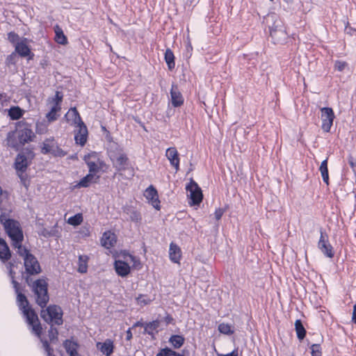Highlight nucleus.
I'll use <instances>...</instances> for the list:
<instances>
[{
	"label": "nucleus",
	"mask_w": 356,
	"mask_h": 356,
	"mask_svg": "<svg viewBox=\"0 0 356 356\" xmlns=\"http://www.w3.org/2000/svg\"><path fill=\"white\" fill-rule=\"evenodd\" d=\"M172 104L175 107L180 106L184 99L177 86L172 85L170 90Z\"/></svg>",
	"instance_id": "20"
},
{
	"label": "nucleus",
	"mask_w": 356,
	"mask_h": 356,
	"mask_svg": "<svg viewBox=\"0 0 356 356\" xmlns=\"http://www.w3.org/2000/svg\"><path fill=\"white\" fill-rule=\"evenodd\" d=\"M323 181L328 185L329 184V175L327 168H319Z\"/></svg>",
	"instance_id": "41"
},
{
	"label": "nucleus",
	"mask_w": 356,
	"mask_h": 356,
	"mask_svg": "<svg viewBox=\"0 0 356 356\" xmlns=\"http://www.w3.org/2000/svg\"><path fill=\"white\" fill-rule=\"evenodd\" d=\"M63 346L70 356H74L75 355L78 354L76 350L78 345L76 343L70 340H65Z\"/></svg>",
	"instance_id": "27"
},
{
	"label": "nucleus",
	"mask_w": 356,
	"mask_h": 356,
	"mask_svg": "<svg viewBox=\"0 0 356 356\" xmlns=\"http://www.w3.org/2000/svg\"><path fill=\"white\" fill-rule=\"evenodd\" d=\"M31 158L32 152H29L27 156L25 155L24 152H22L19 153L15 159V165L17 174L24 185L26 179L24 172L29 164V160Z\"/></svg>",
	"instance_id": "6"
},
{
	"label": "nucleus",
	"mask_w": 356,
	"mask_h": 356,
	"mask_svg": "<svg viewBox=\"0 0 356 356\" xmlns=\"http://www.w3.org/2000/svg\"><path fill=\"white\" fill-rule=\"evenodd\" d=\"M10 257V252L6 241L0 238V259L2 261H7Z\"/></svg>",
	"instance_id": "25"
},
{
	"label": "nucleus",
	"mask_w": 356,
	"mask_h": 356,
	"mask_svg": "<svg viewBox=\"0 0 356 356\" xmlns=\"http://www.w3.org/2000/svg\"><path fill=\"white\" fill-rule=\"evenodd\" d=\"M26 283L28 284V285H29V286H30V285H31V284H30V282H29V277L28 276L26 277Z\"/></svg>",
	"instance_id": "56"
},
{
	"label": "nucleus",
	"mask_w": 356,
	"mask_h": 356,
	"mask_svg": "<svg viewBox=\"0 0 356 356\" xmlns=\"http://www.w3.org/2000/svg\"><path fill=\"white\" fill-rule=\"evenodd\" d=\"M10 275L12 278V284L17 295V301L19 309L22 311L24 316L26 317L27 323L32 327L33 332L38 336H40L42 332V327L38 315L29 307V301L25 295L19 292V283L15 280L14 273L12 270H10Z\"/></svg>",
	"instance_id": "1"
},
{
	"label": "nucleus",
	"mask_w": 356,
	"mask_h": 356,
	"mask_svg": "<svg viewBox=\"0 0 356 356\" xmlns=\"http://www.w3.org/2000/svg\"><path fill=\"white\" fill-rule=\"evenodd\" d=\"M35 134L27 125L19 126L15 133H9L8 136V144L9 146L18 149L20 146L33 141Z\"/></svg>",
	"instance_id": "2"
},
{
	"label": "nucleus",
	"mask_w": 356,
	"mask_h": 356,
	"mask_svg": "<svg viewBox=\"0 0 356 356\" xmlns=\"http://www.w3.org/2000/svg\"><path fill=\"white\" fill-rule=\"evenodd\" d=\"M322 129L325 132H329L334 119V113L332 108L329 107H323L321 108Z\"/></svg>",
	"instance_id": "10"
},
{
	"label": "nucleus",
	"mask_w": 356,
	"mask_h": 356,
	"mask_svg": "<svg viewBox=\"0 0 356 356\" xmlns=\"http://www.w3.org/2000/svg\"><path fill=\"white\" fill-rule=\"evenodd\" d=\"M87 165L89 168V173H92L95 175V172H97L99 170L97 165L92 161L87 162Z\"/></svg>",
	"instance_id": "43"
},
{
	"label": "nucleus",
	"mask_w": 356,
	"mask_h": 356,
	"mask_svg": "<svg viewBox=\"0 0 356 356\" xmlns=\"http://www.w3.org/2000/svg\"><path fill=\"white\" fill-rule=\"evenodd\" d=\"M40 315L48 323H54L58 325L63 323L62 310L56 305H50L46 309H42Z\"/></svg>",
	"instance_id": "5"
},
{
	"label": "nucleus",
	"mask_w": 356,
	"mask_h": 356,
	"mask_svg": "<svg viewBox=\"0 0 356 356\" xmlns=\"http://www.w3.org/2000/svg\"><path fill=\"white\" fill-rule=\"evenodd\" d=\"M99 177H96L95 174L89 173L86 177L80 180L78 183L77 186L81 187H88L92 182H96L97 179Z\"/></svg>",
	"instance_id": "26"
},
{
	"label": "nucleus",
	"mask_w": 356,
	"mask_h": 356,
	"mask_svg": "<svg viewBox=\"0 0 356 356\" xmlns=\"http://www.w3.org/2000/svg\"><path fill=\"white\" fill-rule=\"evenodd\" d=\"M3 97L4 95L3 94H0V101H2Z\"/></svg>",
	"instance_id": "57"
},
{
	"label": "nucleus",
	"mask_w": 356,
	"mask_h": 356,
	"mask_svg": "<svg viewBox=\"0 0 356 356\" xmlns=\"http://www.w3.org/2000/svg\"><path fill=\"white\" fill-rule=\"evenodd\" d=\"M24 113V111L18 106H13L8 111V115L12 120L19 119Z\"/></svg>",
	"instance_id": "29"
},
{
	"label": "nucleus",
	"mask_w": 356,
	"mask_h": 356,
	"mask_svg": "<svg viewBox=\"0 0 356 356\" xmlns=\"http://www.w3.org/2000/svg\"><path fill=\"white\" fill-rule=\"evenodd\" d=\"M15 51L22 56H26L30 53V49L27 44V39H22L15 44Z\"/></svg>",
	"instance_id": "23"
},
{
	"label": "nucleus",
	"mask_w": 356,
	"mask_h": 356,
	"mask_svg": "<svg viewBox=\"0 0 356 356\" xmlns=\"http://www.w3.org/2000/svg\"><path fill=\"white\" fill-rule=\"evenodd\" d=\"M174 59L175 56L172 51L170 49H167L165 53V60L168 67H172V65H175Z\"/></svg>",
	"instance_id": "38"
},
{
	"label": "nucleus",
	"mask_w": 356,
	"mask_h": 356,
	"mask_svg": "<svg viewBox=\"0 0 356 356\" xmlns=\"http://www.w3.org/2000/svg\"><path fill=\"white\" fill-rule=\"evenodd\" d=\"M124 261L117 260L115 262V271L122 277L127 276L130 273L129 264L133 263L134 265L136 262V257L129 254H124Z\"/></svg>",
	"instance_id": "7"
},
{
	"label": "nucleus",
	"mask_w": 356,
	"mask_h": 356,
	"mask_svg": "<svg viewBox=\"0 0 356 356\" xmlns=\"http://www.w3.org/2000/svg\"><path fill=\"white\" fill-rule=\"evenodd\" d=\"M65 117L67 121L72 125L75 126L76 128L84 124L75 107L71 108Z\"/></svg>",
	"instance_id": "16"
},
{
	"label": "nucleus",
	"mask_w": 356,
	"mask_h": 356,
	"mask_svg": "<svg viewBox=\"0 0 356 356\" xmlns=\"http://www.w3.org/2000/svg\"><path fill=\"white\" fill-rule=\"evenodd\" d=\"M353 321L356 324V304L354 305V307H353Z\"/></svg>",
	"instance_id": "51"
},
{
	"label": "nucleus",
	"mask_w": 356,
	"mask_h": 356,
	"mask_svg": "<svg viewBox=\"0 0 356 356\" xmlns=\"http://www.w3.org/2000/svg\"><path fill=\"white\" fill-rule=\"evenodd\" d=\"M126 338L127 340H130L131 338H132V333L130 330V329H129L127 331V336H126Z\"/></svg>",
	"instance_id": "53"
},
{
	"label": "nucleus",
	"mask_w": 356,
	"mask_h": 356,
	"mask_svg": "<svg viewBox=\"0 0 356 356\" xmlns=\"http://www.w3.org/2000/svg\"><path fill=\"white\" fill-rule=\"evenodd\" d=\"M24 261L25 270L27 274L36 275L40 273L41 269L37 259L31 254Z\"/></svg>",
	"instance_id": "13"
},
{
	"label": "nucleus",
	"mask_w": 356,
	"mask_h": 356,
	"mask_svg": "<svg viewBox=\"0 0 356 356\" xmlns=\"http://www.w3.org/2000/svg\"><path fill=\"white\" fill-rule=\"evenodd\" d=\"M83 221V217L81 214H76L68 218L67 222L72 225H79Z\"/></svg>",
	"instance_id": "36"
},
{
	"label": "nucleus",
	"mask_w": 356,
	"mask_h": 356,
	"mask_svg": "<svg viewBox=\"0 0 356 356\" xmlns=\"http://www.w3.org/2000/svg\"><path fill=\"white\" fill-rule=\"evenodd\" d=\"M271 1H273L274 0H270Z\"/></svg>",
	"instance_id": "58"
},
{
	"label": "nucleus",
	"mask_w": 356,
	"mask_h": 356,
	"mask_svg": "<svg viewBox=\"0 0 356 356\" xmlns=\"http://www.w3.org/2000/svg\"><path fill=\"white\" fill-rule=\"evenodd\" d=\"M218 356H238V351L234 350L231 353L222 355V354H218Z\"/></svg>",
	"instance_id": "50"
},
{
	"label": "nucleus",
	"mask_w": 356,
	"mask_h": 356,
	"mask_svg": "<svg viewBox=\"0 0 356 356\" xmlns=\"http://www.w3.org/2000/svg\"><path fill=\"white\" fill-rule=\"evenodd\" d=\"M0 221L3 223L6 233L13 244L22 243L24 239L22 230L19 223L14 220L7 219L6 212L1 211Z\"/></svg>",
	"instance_id": "3"
},
{
	"label": "nucleus",
	"mask_w": 356,
	"mask_h": 356,
	"mask_svg": "<svg viewBox=\"0 0 356 356\" xmlns=\"http://www.w3.org/2000/svg\"><path fill=\"white\" fill-rule=\"evenodd\" d=\"M172 318L170 317V316H167L166 317V322L167 323H170L172 321Z\"/></svg>",
	"instance_id": "55"
},
{
	"label": "nucleus",
	"mask_w": 356,
	"mask_h": 356,
	"mask_svg": "<svg viewBox=\"0 0 356 356\" xmlns=\"http://www.w3.org/2000/svg\"><path fill=\"white\" fill-rule=\"evenodd\" d=\"M156 356H183L170 348H163Z\"/></svg>",
	"instance_id": "37"
},
{
	"label": "nucleus",
	"mask_w": 356,
	"mask_h": 356,
	"mask_svg": "<svg viewBox=\"0 0 356 356\" xmlns=\"http://www.w3.org/2000/svg\"><path fill=\"white\" fill-rule=\"evenodd\" d=\"M165 156L170 161V164L175 168L176 170H178L179 165V159L176 148L169 147L168 149H167Z\"/></svg>",
	"instance_id": "19"
},
{
	"label": "nucleus",
	"mask_w": 356,
	"mask_h": 356,
	"mask_svg": "<svg viewBox=\"0 0 356 356\" xmlns=\"http://www.w3.org/2000/svg\"><path fill=\"white\" fill-rule=\"evenodd\" d=\"M101 242L104 247L108 249L113 247L116 243V236L115 234L111 232H106L104 234Z\"/></svg>",
	"instance_id": "21"
},
{
	"label": "nucleus",
	"mask_w": 356,
	"mask_h": 356,
	"mask_svg": "<svg viewBox=\"0 0 356 356\" xmlns=\"http://www.w3.org/2000/svg\"><path fill=\"white\" fill-rule=\"evenodd\" d=\"M54 29H55V33H56L55 40L60 44H66L67 38H66L65 35H64L62 29L58 26H56Z\"/></svg>",
	"instance_id": "28"
},
{
	"label": "nucleus",
	"mask_w": 356,
	"mask_h": 356,
	"mask_svg": "<svg viewBox=\"0 0 356 356\" xmlns=\"http://www.w3.org/2000/svg\"><path fill=\"white\" fill-rule=\"evenodd\" d=\"M320 168H327V159L322 161Z\"/></svg>",
	"instance_id": "54"
},
{
	"label": "nucleus",
	"mask_w": 356,
	"mask_h": 356,
	"mask_svg": "<svg viewBox=\"0 0 356 356\" xmlns=\"http://www.w3.org/2000/svg\"><path fill=\"white\" fill-rule=\"evenodd\" d=\"M307 64H308V63H307V56L305 54H302V55L299 56L298 59H296L295 60V65H306Z\"/></svg>",
	"instance_id": "42"
},
{
	"label": "nucleus",
	"mask_w": 356,
	"mask_h": 356,
	"mask_svg": "<svg viewBox=\"0 0 356 356\" xmlns=\"http://www.w3.org/2000/svg\"><path fill=\"white\" fill-rule=\"evenodd\" d=\"M169 341L175 348H179L184 344V338L180 335H172Z\"/></svg>",
	"instance_id": "32"
},
{
	"label": "nucleus",
	"mask_w": 356,
	"mask_h": 356,
	"mask_svg": "<svg viewBox=\"0 0 356 356\" xmlns=\"http://www.w3.org/2000/svg\"><path fill=\"white\" fill-rule=\"evenodd\" d=\"M63 95L62 92L56 91L55 97L49 99L50 105V111L47 113V118L49 121L55 120L57 118V113L60 110V103L62 102Z\"/></svg>",
	"instance_id": "8"
},
{
	"label": "nucleus",
	"mask_w": 356,
	"mask_h": 356,
	"mask_svg": "<svg viewBox=\"0 0 356 356\" xmlns=\"http://www.w3.org/2000/svg\"><path fill=\"white\" fill-rule=\"evenodd\" d=\"M47 286V282L44 279L37 280L32 284L33 291L36 296V302L42 308L46 307L49 299Z\"/></svg>",
	"instance_id": "4"
},
{
	"label": "nucleus",
	"mask_w": 356,
	"mask_h": 356,
	"mask_svg": "<svg viewBox=\"0 0 356 356\" xmlns=\"http://www.w3.org/2000/svg\"><path fill=\"white\" fill-rule=\"evenodd\" d=\"M43 346H44V349L46 350V351L47 352L49 356H52L51 353V350L47 341H44L43 343Z\"/></svg>",
	"instance_id": "49"
},
{
	"label": "nucleus",
	"mask_w": 356,
	"mask_h": 356,
	"mask_svg": "<svg viewBox=\"0 0 356 356\" xmlns=\"http://www.w3.org/2000/svg\"><path fill=\"white\" fill-rule=\"evenodd\" d=\"M225 212V210L223 209L219 208L216 210L214 213V217L217 220H219L221 217L222 216L223 213Z\"/></svg>",
	"instance_id": "45"
},
{
	"label": "nucleus",
	"mask_w": 356,
	"mask_h": 356,
	"mask_svg": "<svg viewBox=\"0 0 356 356\" xmlns=\"http://www.w3.org/2000/svg\"><path fill=\"white\" fill-rule=\"evenodd\" d=\"M43 154H51L54 156L63 157L66 155V152L56 145L54 139H47L43 142L42 148Z\"/></svg>",
	"instance_id": "9"
},
{
	"label": "nucleus",
	"mask_w": 356,
	"mask_h": 356,
	"mask_svg": "<svg viewBox=\"0 0 356 356\" xmlns=\"http://www.w3.org/2000/svg\"><path fill=\"white\" fill-rule=\"evenodd\" d=\"M312 350V356H321V348L320 344H312L310 347Z\"/></svg>",
	"instance_id": "40"
},
{
	"label": "nucleus",
	"mask_w": 356,
	"mask_h": 356,
	"mask_svg": "<svg viewBox=\"0 0 356 356\" xmlns=\"http://www.w3.org/2000/svg\"><path fill=\"white\" fill-rule=\"evenodd\" d=\"M318 247L321 251L327 257L332 258L334 256L332 247L330 244L327 238H325L324 232L321 229V237L318 243Z\"/></svg>",
	"instance_id": "15"
},
{
	"label": "nucleus",
	"mask_w": 356,
	"mask_h": 356,
	"mask_svg": "<svg viewBox=\"0 0 356 356\" xmlns=\"http://www.w3.org/2000/svg\"><path fill=\"white\" fill-rule=\"evenodd\" d=\"M88 257L86 255H80L79 257V268L78 271L81 273H85L88 268Z\"/></svg>",
	"instance_id": "30"
},
{
	"label": "nucleus",
	"mask_w": 356,
	"mask_h": 356,
	"mask_svg": "<svg viewBox=\"0 0 356 356\" xmlns=\"http://www.w3.org/2000/svg\"><path fill=\"white\" fill-rule=\"evenodd\" d=\"M218 330L220 333L225 334H232L234 333V331L232 330L231 325L227 323H220L218 325Z\"/></svg>",
	"instance_id": "35"
},
{
	"label": "nucleus",
	"mask_w": 356,
	"mask_h": 356,
	"mask_svg": "<svg viewBox=\"0 0 356 356\" xmlns=\"http://www.w3.org/2000/svg\"><path fill=\"white\" fill-rule=\"evenodd\" d=\"M170 259L174 263H179L181 258V250L175 243H171L169 250Z\"/></svg>",
	"instance_id": "24"
},
{
	"label": "nucleus",
	"mask_w": 356,
	"mask_h": 356,
	"mask_svg": "<svg viewBox=\"0 0 356 356\" xmlns=\"http://www.w3.org/2000/svg\"><path fill=\"white\" fill-rule=\"evenodd\" d=\"M97 347L106 356H110L113 351V344L110 339L106 340L104 343H97Z\"/></svg>",
	"instance_id": "22"
},
{
	"label": "nucleus",
	"mask_w": 356,
	"mask_h": 356,
	"mask_svg": "<svg viewBox=\"0 0 356 356\" xmlns=\"http://www.w3.org/2000/svg\"><path fill=\"white\" fill-rule=\"evenodd\" d=\"M275 23L274 26L270 29V37L273 40L274 43H282L286 38V33L283 29L281 22Z\"/></svg>",
	"instance_id": "12"
},
{
	"label": "nucleus",
	"mask_w": 356,
	"mask_h": 356,
	"mask_svg": "<svg viewBox=\"0 0 356 356\" xmlns=\"http://www.w3.org/2000/svg\"><path fill=\"white\" fill-rule=\"evenodd\" d=\"M110 157L113 161V166L118 171L125 170L129 165V159L123 153L111 154Z\"/></svg>",
	"instance_id": "14"
},
{
	"label": "nucleus",
	"mask_w": 356,
	"mask_h": 356,
	"mask_svg": "<svg viewBox=\"0 0 356 356\" xmlns=\"http://www.w3.org/2000/svg\"><path fill=\"white\" fill-rule=\"evenodd\" d=\"M8 38L12 42H15L19 39V37L17 34L14 33H10L8 35Z\"/></svg>",
	"instance_id": "48"
},
{
	"label": "nucleus",
	"mask_w": 356,
	"mask_h": 356,
	"mask_svg": "<svg viewBox=\"0 0 356 356\" xmlns=\"http://www.w3.org/2000/svg\"><path fill=\"white\" fill-rule=\"evenodd\" d=\"M348 163L350 165L353 170L354 172H355L356 161H355V159H353V157L352 156H349V157H348Z\"/></svg>",
	"instance_id": "47"
},
{
	"label": "nucleus",
	"mask_w": 356,
	"mask_h": 356,
	"mask_svg": "<svg viewBox=\"0 0 356 356\" xmlns=\"http://www.w3.org/2000/svg\"><path fill=\"white\" fill-rule=\"evenodd\" d=\"M295 327H296V331L297 333L298 338L300 340L303 339L306 334V330H305V327H303L300 320L296 321Z\"/></svg>",
	"instance_id": "31"
},
{
	"label": "nucleus",
	"mask_w": 356,
	"mask_h": 356,
	"mask_svg": "<svg viewBox=\"0 0 356 356\" xmlns=\"http://www.w3.org/2000/svg\"><path fill=\"white\" fill-rule=\"evenodd\" d=\"M159 325V322L158 321H152L149 323H147L145 327V332L149 334H152L153 331L156 330Z\"/></svg>",
	"instance_id": "34"
},
{
	"label": "nucleus",
	"mask_w": 356,
	"mask_h": 356,
	"mask_svg": "<svg viewBox=\"0 0 356 356\" xmlns=\"http://www.w3.org/2000/svg\"><path fill=\"white\" fill-rule=\"evenodd\" d=\"M149 300H147L145 296H140L137 298V302L139 305H147L149 302Z\"/></svg>",
	"instance_id": "46"
},
{
	"label": "nucleus",
	"mask_w": 356,
	"mask_h": 356,
	"mask_svg": "<svg viewBox=\"0 0 356 356\" xmlns=\"http://www.w3.org/2000/svg\"><path fill=\"white\" fill-rule=\"evenodd\" d=\"M87 135H88V129L85 124H83L78 127H76V129L75 130V136L74 139L76 140V143L77 144H79L81 145H84L86 139H87Z\"/></svg>",
	"instance_id": "18"
},
{
	"label": "nucleus",
	"mask_w": 356,
	"mask_h": 356,
	"mask_svg": "<svg viewBox=\"0 0 356 356\" xmlns=\"http://www.w3.org/2000/svg\"><path fill=\"white\" fill-rule=\"evenodd\" d=\"M145 197L156 209H159V200L156 190L152 186H149L145 191Z\"/></svg>",
	"instance_id": "17"
},
{
	"label": "nucleus",
	"mask_w": 356,
	"mask_h": 356,
	"mask_svg": "<svg viewBox=\"0 0 356 356\" xmlns=\"http://www.w3.org/2000/svg\"><path fill=\"white\" fill-rule=\"evenodd\" d=\"M345 65H346V63L344 62H341V61H337L336 64H335V67H345Z\"/></svg>",
	"instance_id": "52"
},
{
	"label": "nucleus",
	"mask_w": 356,
	"mask_h": 356,
	"mask_svg": "<svg viewBox=\"0 0 356 356\" xmlns=\"http://www.w3.org/2000/svg\"><path fill=\"white\" fill-rule=\"evenodd\" d=\"M188 192V196L191 200L193 204H199L202 200V193L201 188L197 184L191 180L190 184L186 186Z\"/></svg>",
	"instance_id": "11"
},
{
	"label": "nucleus",
	"mask_w": 356,
	"mask_h": 356,
	"mask_svg": "<svg viewBox=\"0 0 356 356\" xmlns=\"http://www.w3.org/2000/svg\"><path fill=\"white\" fill-rule=\"evenodd\" d=\"M13 245L14 246L15 248L17 249V254L19 256H21L24 259H25L26 257L31 254V253H29V250L26 248L22 245V243H18L17 244L13 243Z\"/></svg>",
	"instance_id": "33"
},
{
	"label": "nucleus",
	"mask_w": 356,
	"mask_h": 356,
	"mask_svg": "<svg viewBox=\"0 0 356 356\" xmlns=\"http://www.w3.org/2000/svg\"><path fill=\"white\" fill-rule=\"evenodd\" d=\"M58 330L56 328H54L52 326L51 327L50 330L49 331V337L51 341L57 339Z\"/></svg>",
	"instance_id": "44"
},
{
	"label": "nucleus",
	"mask_w": 356,
	"mask_h": 356,
	"mask_svg": "<svg viewBox=\"0 0 356 356\" xmlns=\"http://www.w3.org/2000/svg\"><path fill=\"white\" fill-rule=\"evenodd\" d=\"M127 214L129 216L131 220L134 222H139L141 220L140 214L135 210H128Z\"/></svg>",
	"instance_id": "39"
}]
</instances>
